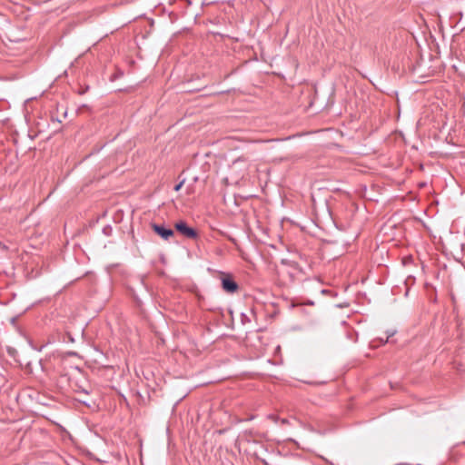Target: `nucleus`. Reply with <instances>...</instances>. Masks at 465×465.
<instances>
[{
    "instance_id": "1",
    "label": "nucleus",
    "mask_w": 465,
    "mask_h": 465,
    "mask_svg": "<svg viewBox=\"0 0 465 465\" xmlns=\"http://www.w3.org/2000/svg\"><path fill=\"white\" fill-rule=\"evenodd\" d=\"M175 229L183 236L194 239L197 237V232L193 228H191L183 221H180L174 224Z\"/></svg>"
},
{
    "instance_id": "2",
    "label": "nucleus",
    "mask_w": 465,
    "mask_h": 465,
    "mask_svg": "<svg viewBox=\"0 0 465 465\" xmlns=\"http://www.w3.org/2000/svg\"><path fill=\"white\" fill-rule=\"evenodd\" d=\"M223 289L230 293H233L237 291V283L229 276H223L222 279Z\"/></svg>"
},
{
    "instance_id": "3",
    "label": "nucleus",
    "mask_w": 465,
    "mask_h": 465,
    "mask_svg": "<svg viewBox=\"0 0 465 465\" xmlns=\"http://www.w3.org/2000/svg\"><path fill=\"white\" fill-rule=\"evenodd\" d=\"M152 228L155 233L161 236L164 240H168L171 236L173 235V231L171 229H166L163 225L159 224H152Z\"/></svg>"
},
{
    "instance_id": "4",
    "label": "nucleus",
    "mask_w": 465,
    "mask_h": 465,
    "mask_svg": "<svg viewBox=\"0 0 465 465\" xmlns=\"http://www.w3.org/2000/svg\"><path fill=\"white\" fill-rule=\"evenodd\" d=\"M245 159L244 157L241 156V157H238L236 160H234L233 163H237L238 162H244Z\"/></svg>"
},
{
    "instance_id": "5",
    "label": "nucleus",
    "mask_w": 465,
    "mask_h": 465,
    "mask_svg": "<svg viewBox=\"0 0 465 465\" xmlns=\"http://www.w3.org/2000/svg\"><path fill=\"white\" fill-rule=\"evenodd\" d=\"M183 184V182H181L180 183H178V184L174 187V190H175L176 192H177V191H179V190L182 188Z\"/></svg>"
},
{
    "instance_id": "6",
    "label": "nucleus",
    "mask_w": 465,
    "mask_h": 465,
    "mask_svg": "<svg viewBox=\"0 0 465 465\" xmlns=\"http://www.w3.org/2000/svg\"><path fill=\"white\" fill-rule=\"evenodd\" d=\"M282 424H287V423H288V420H285V419H282Z\"/></svg>"
}]
</instances>
